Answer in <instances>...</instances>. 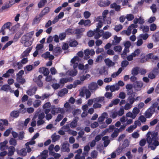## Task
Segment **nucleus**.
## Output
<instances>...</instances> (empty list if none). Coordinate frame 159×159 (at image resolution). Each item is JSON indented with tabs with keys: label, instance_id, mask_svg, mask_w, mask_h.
Listing matches in <instances>:
<instances>
[{
	"label": "nucleus",
	"instance_id": "f257e3e1",
	"mask_svg": "<svg viewBox=\"0 0 159 159\" xmlns=\"http://www.w3.org/2000/svg\"><path fill=\"white\" fill-rule=\"evenodd\" d=\"M150 59H151L152 62H154V61H158L159 57L157 56L154 55L152 53H149L145 56L144 58L141 59V61L144 62L148 61Z\"/></svg>",
	"mask_w": 159,
	"mask_h": 159
},
{
	"label": "nucleus",
	"instance_id": "f03ea898",
	"mask_svg": "<svg viewBox=\"0 0 159 159\" xmlns=\"http://www.w3.org/2000/svg\"><path fill=\"white\" fill-rule=\"evenodd\" d=\"M99 26H97V28L95 30H94V38L96 39H98L101 37L104 33V31L103 30H100L101 28V26L99 25Z\"/></svg>",
	"mask_w": 159,
	"mask_h": 159
},
{
	"label": "nucleus",
	"instance_id": "7ed1b4c3",
	"mask_svg": "<svg viewBox=\"0 0 159 159\" xmlns=\"http://www.w3.org/2000/svg\"><path fill=\"white\" fill-rule=\"evenodd\" d=\"M12 24L10 22H7L5 23L2 27L0 30V33H2L3 35H4L5 34V31L4 30L5 29H9L10 27L11 26Z\"/></svg>",
	"mask_w": 159,
	"mask_h": 159
},
{
	"label": "nucleus",
	"instance_id": "20e7f679",
	"mask_svg": "<svg viewBox=\"0 0 159 159\" xmlns=\"http://www.w3.org/2000/svg\"><path fill=\"white\" fill-rule=\"evenodd\" d=\"M134 88L136 91L141 90L143 86V82L141 81H136L133 84Z\"/></svg>",
	"mask_w": 159,
	"mask_h": 159
},
{
	"label": "nucleus",
	"instance_id": "39448f33",
	"mask_svg": "<svg viewBox=\"0 0 159 159\" xmlns=\"http://www.w3.org/2000/svg\"><path fill=\"white\" fill-rule=\"evenodd\" d=\"M69 146V144L67 142L64 143L61 148V151L63 152H69L70 151Z\"/></svg>",
	"mask_w": 159,
	"mask_h": 159
},
{
	"label": "nucleus",
	"instance_id": "423d86ee",
	"mask_svg": "<svg viewBox=\"0 0 159 159\" xmlns=\"http://www.w3.org/2000/svg\"><path fill=\"white\" fill-rule=\"evenodd\" d=\"M39 70L40 73L43 74L45 76H47L49 73L48 68L45 67H40L39 69Z\"/></svg>",
	"mask_w": 159,
	"mask_h": 159
},
{
	"label": "nucleus",
	"instance_id": "0eeeda50",
	"mask_svg": "<svg viewBox=\"0 0 159 159\" xmlns=\"http://www.w3.org/2000/svg\"><path fill=\"white\" fill-rule=\"evenodd\" d=\"M106 19L105 18L102 16H98L96 19V21L98 22V25L97 26H100L99 25H100L101 26V27H102L103 25V23L105 22V20Z\"/></svg>",
	"mask_w": 159,
	"mask_h": 159
},
{
	"label": "nucleus",
	"instance_id": "6e6552de",
	"mask_svg": "<svg viewBox=\"0 0 159 159\" xmlns=\"http://www.w3.org/2000/svg\"><path fill=\"white\" fill-rule=\"evenodd\" d=\"M73 79L71 77H70L68 78H61L60 80L59 83L60 84V85L61 87V88H62L64 85L65 83H66L68 81H72L73 80Z\"/></svg>",
	"mask_w": 159,
	"mask_h": 159
},
{
	"label": "nucleus",
	"instance_id": "1a4fd4ad",
	"mask_svg": "<svg viewBox=\"0 0 159 159\" xmlns=\"http://www.w3.org/2000/svg\"><path fill=\"white\" fill-rule=\"evenodd\" d=\"M32 49V47L27 48L20 55V58H22L25 57H27L29 55V53L31 51Z\"/></svg>",
	"mask_w": 159,
	"mask_h": 159
},
{
	"label": "nucleus",
	"instance_id": "9d476101",
	"mask_svg": "<svg viewBox=\"0 0 159 159\" xmlns=\"http://www.w3.org/2000/svg\"><path fill=\"white\" fill-rule=\"evenodd\" d=\"M79 25H84L85 27L89 26H90L91 21L90 20L87 19L84 20L83 19L81 20L78 23Z\"/></svg>",
	"mask_w": 159,
	"mask_h": 159
},
{
	"label": "nucleus",
	"instance_id": "9b49d317",
	"mask_svg": "<svg viewBox=\"0 0 159 159\" xmlns=\"http://www.w3.org/2000/svg\"><path fill=\"white\" fill-rule=\"evenodd\" d=\"M78 119L79 117L77 116L75 117L74 118L73 120L70 124V127L71 128H74L76 126Z\"/></svg>",
	"mask_w": 159,
	"mask_h": 159
},
{
	"label": "nucleus",
	"instance_id": "f8f14e48",
	"mask_svg": "<svg viewBox=\"0 0 159 159\" xmlns=\"http://www.w3.org/2000/svg\"><path fill=\"white\" fill-rule=\"evenodd\" d=\"M14 70L13 69H10L8 70L6 72L3 74L2 77L5 78H9L10 76V74H13L14 73Z\"/></svg>",
	"mask_w": 159,
	"mask_h": 159
},
{
	"label": "nucleus",
	"instance_id": "ddd939ff",
	"mask_svg": "<svg viewBox=\"0 0 159 159\" xmlns=\"http://www.w3.org/2000/svg\"><path fill=\"white\" fill-rule=\"evenodd\" d=\"M88 88L90 90H95L98 88V85L96 83L92 82L89 85Z\"/></svg>",
	"mask_w": 159,
	"mask_h": 159
},
{
	"label": "nucleus",
	"instance_id": "4468645a",
	"mask_svg": "<svg viewBox=\"0 0 159 159\" xmlns=\"http://www.w3.org/2000/svg\"><path fill=\"white\" fill-rule=\"evenodd\" d=\"M111 2L109 0L105 1H101L98 2L99 5L101 7H105L109 6Z\"/></svg>",
	"mask_w": 159,
	"mask_h": 159
},
{
	"label": "nucleus",
	"instance_id": "2eb2a0df",
	"mask_svg": "<svg viewBox=\"0 0 159 159\" xmlns=\"http://www.w3.org/2000/svg\"><path fill=\"white\" fill-rule=\"evenodd\" d=\"M114 40L112 42V45H116L120 43L121 40V37H118L116 35H115L114 37Z\"/></svg>",
	"mask_w": 159,
	"mask_h": 159
},
{
	"label": "nucleus",
	"instance_id": "dca6fc26",
	"mask_svg": "<svg viewBox=\"0 0 159 159\" xmlns=\"http://www.w3.org/2000/svg\"><path fill=\"white\" fill-rule=\"evenodd\" d=\"M62 52L61 48L58 47H55L53 51V53L55 56H57Z\"/></svg>",
	"mask_w": 159,
	"mask_h": 159
},
{
	"label": "nucleus",
	"instance_id": "f3484780",
	"mask_svg": "<svg viewBox=\"0 0 159 159\" xmlns=\"http://www.w3.org/2000/svg\"><path fill=\"white\" fill-rule=\"evenodd\" d=\"M8 142L5 140L2 142L0 143V149L1 150H4L8 148V146H6Z\"/></svg>",
	"mask_w": 159,
	"mask_h": 159
},
{
	"label": "nucleus",
	"instance_id": "a211bd4d",
	"mask_svg": "<svg viewBox=\"0 0 159 159\" xmlns=\"http://www.w3.org/2000/svg\"><path fill=\"white\" fill-rule=\"evenodd\" d=\"M20 112L19 111H13L10 114L11 116L13 118H17L20 115Z\"/></svg>",
	"mask_w": 159,
	"mask_h": 159
},
{
	"label": "nucleus",
	"instance_id": "6ab92c4d",
	"mask_svg": "<svg viewBox=\"0 0 159 159\" xmlns=\"http://www.w3.org/2000/svg\"><path fill=\"white\" fill-rule=\"evenodd\" d=\"M105 62L106 65L109 67L114 66L115 64V62L112 61L109 58L105 59Z\"/></svg>",
	"mask_w": 159,
	"mask_h": 159
},
{
	"label": "nucleus",
	"instance_id": "aec40b11",
	"mask_svg": "<svg viewBox=\"0 0 159 159\" xmlns=\"http://www.w3.org/2000/svg\"><path fill=\"white\" fill-rule=\"evenodd\" d=\"M153 112L151 109H149L145 112V116L146 118H150L153 114Z\"/></svg>",
	"mask_w": 159,
	"mask_h": 159
},
{
	"label": "nucleus",
	"instance_id": "412c9836",
	"mask_svg": "<svg viewBox=\"0 0 159 159\" xmlns=\"http://www.w3.org/2000/svg\"><path fill=\"white\" fill-rule=\"evenodd\" d=\"M51 8L49 7H45L41 11L40 14L43 16L45 15L48 14L50 11Z\"/></svg>",
	"mask_w": 159,
	"mask_h": 159
},
{
	"label": "nucleus",
	"instance_id": "4be33fe9",
	"mask_svg": "<svg viewBox=\"0 0 159 159\" xmlns=\"http://www.w3.org/2000/svg\"><path fill=\"white\" fill-rule=\"evenodd\" d=\"M37 91V89L36 88H34L32 89H29L26 92L27 94L29 96H31L33 95Z\"/></svg>",
	"mask_w": 159,
	"mask_h": 159
},
{
	"label": "nucleus",
	"instance_id": "5701e85b",
	"mask_svg": "<svg viewBox=\"0 0 159 159\" xmlns=\"http://www.w3.org/2000/svg\"><path fill=\"white\" fill-rule=\"evenodd\" d=\"M68 92V90L66 88L62 89L58 93V95L60 97H62Z\"/></svg>",
	"mask_w": 159,
	"mask_h": 159
},
{
	"label": "nucleus",
	"instance_id": "b1692460",
	"mask_svg": "<svg viewBox=\"0 0 159 159\" xmlns=\"http://www.w3.org/2000/svg\"><path fill=\"white\" fill-rule=\"evenodd\" d=\"M17 152L18 155L22 157L25 156L27 154L26 150L24 148H23L20 150L17 151Z\"/></svg>",
	"mask_w": 159,
	"mask_h": 159
},
{
	"label": "nucleus",
	"instance_id": "393cba45",
	"mask_svg": "<svg viewBox=\"0 0 159 159\" xmlns=\"http://www.w3.org/2000/svg\"><path fill=\"white\" fill-rule=\"evenodd\" d=\"M139 69L138 67L133 68L131 70V74L134 75H138L139 73Z\"/></svg>",
	"mask_w": 159,
	"mask_h": 159
},
{
	"label": "nucleus",
	"instance_id": "a878e982",
	"mask_svg": "<svg viewBox=\"0 0 159 159\" xmlns=\"http://www.w3.org/2000/svg\"><path fill=\"white\" fill-rule=\"evenodd\" d=\"M43 17V15H42L41 14H39V17L36 16L35 18L33 19V22L34 23H39L40 22V20H41L42 17Z\"/></svg>",
	"mask_w": 159,
	"mask_h": 159
},
{
	"label": "nucleus",
	"instance_id": "bb28decb",
	"mask_svg": "<svg viewBox=\"0 0 159 159\" xmlns=\"http://www.w3.org/2000/svg\"><path fill=\"white\" fill-rule=\"evenodd\" d=\"M99 73L101 75H107L108 74L107 70L106 67H104L101 69L99 70Z\"/></svg>",
	"mask_w": 159,
	"mask_h": 159
},
{
	"label": "nucleus",
	"instance_id": "cd10ccee",
	"mask_svg": "<svg viewBox=\"0 0 159 159\" xmlns=\"http://www.w3.org/2000/svg\"><path fill=\"white\" fill-rule=\"evenodd\" d=\"M107 115V114L106 112L103 113L102 115V116L98 117V122L100 123L102 122L105 119V117Z\"/></svg>",
	"mask_w": 159,
	"mask_h": 159
},
{
	"label": "nucleus",
	"instance_id": "c85d7f7f",
	"mask_svg": "<svg viewBox=\"0 0 159 159\" xmlns=\"http://www.w3.org/2000/svg\"><path fill=\"white\" fill-rule=\"evenodd\" d=\"M8 153V156H12L13 155L14 152L15 151V148L12 146H10L9 148Z\"/></svg>",
	"mask_w": 159,
	"mask_h": 159
},
{
	"label": "nucleus",
	"instance_id": "c756f323",
	"mask_svg": "<svg viewBox=\"0 0 159 159\" xmlns=\"http://www.w3.org/2000/svg\"><path fill=\"white\" fill-rule=\"evenodd\" d=\"M47 2L46 0H40L38 3V6L39 8L43 7Z\"/></svg>",
	"mask_w": 159,
	"mask_h": 159
},
{
	"label": "nucleus",
	"instance_id": "7c9ffc66",
	"mask_svg": "<svg viewBox=\"0 0 159 159\" xmlns=\"http://www.w3.org/2000/svg\"><path fill=\"white\" fill-rule=\"evenodd\" d=\"M110 90L112 93L115 91L116 90H118L120 89V87L119 85L116 84L115 85H113L110 86Z\"/></svg>",
	"mask_w": 159,
	"mask_h": 159
},
{
	"label": "nucleus",
	"instance_id": "2f4dec72",
	"mask_svg": "<svg viewBox=\"0 0 159 159\" xmlns=\"http://www.w3.org/2000/svg\"><path fill=\"white\" fill-rule=\"evenodd\" d=\"M135 97V94H134L133 96H129L128 98V101L130 104H132L135 101V98L134 97Z\"/></svg>",
	"mask_w": 159,
	"mask_h": 159
},
{
	"label": "nucleus",
	"instance_id": "473e14b6",
	"mask_svg": "<svg viewBox=\"0 0 159 159\" xmlns=\"http://www.w3.org/2000/svg\"><path fill=\"white\" fill-rule=\"evenodd\" d=\"M1 89L2 90L7 92L11 89V87L10 85L8 84H5L2 85Z\"/></svg>",
	"mask_w": 159,
	"mask_h": 159
},
{
	"label": "nucleus",
	"instance_id": "72a5a7b5",
	"mask_svg": "<svg viewBox=\"0 0 159 159\" xmlns=\"http://www.w3.org/2000/svg\"><path fill=\"white\" fill-rule=\"evenodd\" d=\"M103 38L105 39H107L111 36V33L108 31L106 32L105 33H103L102 35Z\"/></svg>",
	"mask_w": 159,
	"mask_h": 159
},
{
	"label": "nucleus",
	"instance_id": "f704fd0d",
	"mask_svg": "<svg viewBox=\"0 0 159 159\" xmlns=\"http://www.w3.org/2000/svg\"><path fill=\"white\" fill-rule=\"evenodd\" d=\"M16 80L18 83L22 84H24L25 81L22 76L17 77Z\"/></svg>",
	"mask_w": 159,
	"mask_h": 159
},
{
	"label": "nucleus",
	"instance_id": "c9c22d12",
	"mask_svg": "<svg viewBox=\"0 0 159 159\" xmlns=\"http://www.w3.org/2000/svg\"><path fill=\"white\" fill-rule=\"evenodd\" d=\"M104 97H102L94 98V102H101L104 100Z\"/></svg>",
	"mask_w": 159,
	"mask_h": 159
},
{
	"label": "nucleus",
	"instance_id": "e433bc0d",
	"mask_svg": "<svg viewBox=\"0 0 159 159\" xmlns=\"http://www.w3.org/2000/svg\"><path fill=\"white\" fill-rule=\"evenodd\" d=\"M137 127L136 125H130L126 129V131L129 133H131Z\"/></svg>",
	"mask_w": 159,
	"mask_h": 159
},
{
	"label": "nucleus",
	"instance_id": "4c0bfd02",
	"mask_svg": "<svg viewBox=\"0 0 159 159\" xmlns=\"http://www.w3.org/2000/svg\"><path fill=\"white\" fill-rule=\"evenodd\" d=\"M119 129H118V128H116L114 132L111 135V137L114 138L117 137L118 134V133L119 132Z\"/></svg>",
	"mask_w": 159,
	"mask_h": 159
},
{
	"label": "nucleus",
	"instance_id": "58836bf2",
	"mask_svg": "<svg viewBox=\"0 0 159 159\" xmlns=\"http://www.w3.org/2000/svg\"><path fill=\"white\" fill-rule=\"evenodd\" d=\"M140 29H142L143 32H147L149 30V27L148 26L141 25L140 27Z\"/></svg>",
	"mask_w": 159,
	"mask_h": 159
},
{
	"label": "nucleus",
	"instance_id": "ea45409f",
	"mask_svg": "<svg viewBox=\"0 0 159 159\" xmlns=\"http://www.w3.org/2000/svg\"><path fill=\"white\" fill-rule=\"evenodd\" d=\"M78 44V42L76 40H74L71 41L69 43V45L70 47H76Z\"/></svg>",
	"mask_w": 159,
	"mask_h": 159
},
{
	"label": "nucleus",
	"instance_id": "a19ab883",
	"mask_svg": "<svg viewBox=\"0 0 159 159\" xmlns=\"http://www.w3.org/2000/svg\"><path fill=\"white\" fill-rule=\"evenodd\" d=\"M113 49L116 52H120L122 50V48L120 45L116 46L114 47Z\"/></svg>",
	"mask_w": 159,
	"mask_h": 159
},
{
	"label": "nucleus",
	"instance_id": "79ce46f5",
	"mask_svg": "<svg viewBox=\"0 0 159 159\" xmlns=\"http://www.w3.org/2000/svg\"><path fill=\"white\" fill-rule=\"evenodd\" d=\"M140 111L139 110L137 107H135L134 108L133 110V115L135 117L136 116L137 114L139 113Z\"/></svg>",
	"mask_w": 159,
	"mask_h": 159
},
{
	"label": "nucleus",
	"instance_id": "37998d69",
	"mask_svg": "<svg viewBox=\"0 0 159 159\" xmlns=\"http://www.w3.org/2000/svg\"><path fill=\"white\" fill-rule=\"evenodd\" d=\"M41 101L39 100H36L33 103L34 107L35 108H37L39 107L40 105Z\"/></svg>",
	"mask_w": 159,
	"mask_h": 159
},
{
	"label": "nucleus",
	"instance_id": "c03bdc74",
	"mask_svg": "<svg viewBox=\"0 0 159 159\" xmlns=\"http://www.w3.org/2000/svg\"><path fill=\"white\" fill-rule=\"evenodd\" d=\"M104 95L106 98L108 99H111L112 98V93L111 92H106Z\"/></svg>",
	"mask_w": 159,
	"mask_h": 159
},
{
	"label": "nucleus",
	"instance_id": "a18cd8bd",
	"mask_svg": "<svg viewBox=\"0 0 159 159\" xmlns=\"http://www.w3.org/2000/svg\"><path fill=\"white\" fill-rule=\"evenodd\" d=\"M10 144L13 146H16L17 144L16 140L14 138H11L9 141Z\"/></svg>",
	"mask_w": 159,
	"mask_h": 159
},
{
	"label": "nucleus",
	"instance_id": "49530a36",
	"mask_svg": "<svg viewBox=\"0 0 159 159\" xmlns=\"http://www.w3.org/2000/svg\"><path fill=\"white\" fill-rule=\"evenodd\" d=\"M126 18L128 21H131L134 19V16L131 14H128L127 15Z\"/></svg>",
	"mask_w": 159,
	"mask_h": 159
},
{
	"label": "nucleus",
	"instance_id": "de8ad7c7",
	"mask_svg": "<svg viewBox=\"0 0 159 159\" xmlns=\"http://www.w3.org/2000/svg\"><path fill=\"white\" fill-rule=\"evenodd\" d=\"M123 28L122 25H116L114 29V30L116 32H118L121 30Z\"/></svg>",
	"mask_w": 159,
	"mask_h": 159
},
{
	"label": "nucleus",
	"instance_id": "09e8293b",
	"mask_svg": "<svg viewBox=\"0 0 159 159\" xmlns=\"http://www.w3.org/2000/svg\"><path fill=\"white\" fill-rule=\"evenodd\" d=\"M140 53V50L139 49H136L131 54L134 57H135L138 56Z\"/></svg>",
	"mask_w": 159,
	"mask_h": 159
},
{
	"label": "nucleus",
	"instance_id": "8fccbe9b",
	"mask_svg": "<svg viewBox=\"0 0 159 159\" xmlns=\"http://www.w3.org/2000/svg\"><path fill=\"white\" fill-rule=\"evenodd\" d=\"M129 145V143H128V140H125L123 144L122 145V148H121V151H122V149L124 148H125L128 147Z\"/></svg>",
	"mask_w": 159,
	"mask_h": 159
},
{
	"label": "nucleus",
	"instance_id": "3c124183",
	"mask_svg": "<svg viewBox=\"0 0 159 159\" xmlns=\"http://www.w3.org/2000/svg\"><path fill=\"white\" fill-rule=\"evenodd\" d=\"M52 86V88L55 90H57L60 88H61V85L59 84L55 83L53 84Z\"/></svg>",
	"mask_w": 159,
	"mask_h": 159
},
{
	"label": "nucleus",
	"instance_id": "603ef678",
	"mask_svg": "<svg viewBox=\"0 0 159 159\" xmlns=\"http://www.w3.org/2000/svg\"><path fill=\"white\" fill-rule=\"evenodd\" d=\"M151 72L156 76L159 74V70L157 68H154Z\"/></svg>",
	"mask_w": 159,
	"mask_h": 159
},
{
	"label": "nucleus",
	"instance_id": "864d4df0",
	"mask_svg": "<svg viewBox=\"0 0 159 159\" xmlns=\"http://www.w3.org/2000/svg\"><path fill=\"white\" fill-rule=\"evenodd\" d=\"M129 64V62L126 60H124L122 61L121 65L123 67H126Z\"/></svg>",
	"mask_w": 159,
	"mask_h": 159
},
{
	"label": "nucleus",
	"instance_id": "5fc2aeb1",
	"mask_svg": "<svg viewBox=\"0 0 159 159\" xmlns=\"http://www.w3.org/2000/svg\"><path fill=\"white\" fill-rule=\"evenodd\" d=\"M125 94L123 92H120L119 94L118 97L121 99H124L125 98Z\"/></svg>",
	"mask_w": 159,
	"mask_h": 159
},
{
	"label": "nucleus",
	"instance_id": "6e6d98bb",
	"mask_svg": "<svg viewBox=\"0 0 159 159\" xmlns=\"http://www.w3.org/2000/svg\"><path fill=\"white\" fill-rule=\"evenodd\" d=\"M50 52H47L45 53L42 54L41 55L42 57L45 59H47L49 57Z\"/></svg>",
	"mask_w": 159,
	"mask_h": 159
},
{
	"label": "nucleus",
	"instance_id": "4d7b16f0",
	"mask_svg": "<svg viewBox=\"0 0 159 159\" xmlns=\"http://www.w3.org/2000/svg\"><path fill=\"white\" fill-rule=\"evenodd\" d=\"M66 37V33H60L59 35V38L61 40L64 39Z\"/></svg>",
	"mask_w": 159,
	"mask_h": 159
},
{
	"label": "nucleus",
	"instance_id": "13d9d810",
	"mask_svg": "<svg viewBox=\"0 0 159 159\" xmlns=\"http://www.w3.org/2000/svg\"><path fill=\"white\" fill-rule=\"evenodd\" d=\"M32 42L31 41L28 40L24 42V46L25 47H28L31 45Z\"/></svg>",
	"mask_w": 159,
	"mask_h": 159
},
{
	"label": "nucleus",
	"instance_id": "bf43d9fd",
	"mask_svg": "<svg viewBox=\"0 0 159 159\" xmlns=\"http://www.w3.org/2000/svg\"><path fill=\"white\" fill-rule=\"evenodd\" d=\"M140 37L143 40L147 39L149 35L147 34H141L139 35Z\"/></svg>",
	"mask_w": 159,
	"mask_h": 159
},
{
	"label": "nucleus",
	"instance_id": "052dcab7",
	"mask_svg": "<svg viewBox=\"0 0 159 159\" xmlns=\"http://www.w3.org/2000/svg\"><path fill=\"white\" fill-rule=\"evenodd\" d=\"M98 156L97 152L96 151H93L91 153V156L93 158H96Z\"/></svg>",
	"mask_w": 159,
	"mask_h": 159
},
{
	"label": "nucleus",
	"instance_id": "680f3d73",
	"mask_svg": "<svg viewBox=\"0 0 159 159\" xmlns=\"http://www.w3.org/2000/svg\"><path fill=\"white\" fill-rule=\"evenodd\" d=\"M124 108H120L118 111L117 113H118V115L119 116H121L124 114Z\"/></svg>",
	"mask_w": 159,
	"mask_h": 159
},
{
	"label": "nucleus",
	"instance_id": "e2e57ef3",
	"mask_svg": "<svg viewBox=\"0 0 159 159\" xmlns=\"http://www.w3.org/2000/svg\"><path fill=\"white\" fill-rule=\"evenodd\" d=\"M63 116L61 114H59L55 120V121L56 122H59L61 121L62 119L63 118Z\"/></svg>",
	"mask_w": 159,
	"mask_h": 159
},
{
	"label": "nucleus",
	"instance_id": "0e129e2a",
	"mask_svg": "<svg viewBox=\"0 0 159 159\" xmlns=\"http://www.w3.org/2000/svg\"><path fill=\"white\" fill-rule=\"evenodd\" d=\"M25 133L23 131L20 132L18 134V138L20 140H22L24 137Z\"/></svg>",
	"mask_w": 159,
	"mask_h": 159
},
{
	"label": "nucleus",
	"instance_id": "69168bd1",
	"mask_svg": "<svg viewBox=\"0 0 159 159\" xmlns=\"http://www.w3.org/2000/svg\"><path fill=\"white\" fill-rule=\"evenodd\" d=\"M157 29V25L155 24H151L150 25V30L152 31H155Z\"/></svg>",
	"mask_w": 159,
	"mask_h": 159
},
{
	"label": "nucleus",
	"instance_id": "338daca9",
	"mask_svg": "<svg viewBox=\"0 0 159 159\" xmlns=\"http://www.w3.org/2000/svg\"><path fill=\"white\" fill-rule=\"evenodd\" d=\"M84 15L85 19H88L90 16L91 14L88 11H85L84 13Z\"/></svg>",
	"mask_w": 159,
	"mask_h": 159
},
{
	"label": "nucleus",
	"instance_id": "774afa93",
	"mask_svg": "<svg viewBox=\"0 0 159 159\" xmlns=\"http://www.w3.org/2000/svg\"><path fill=\"white\" fill-rule=\"evenodd\" d=\"M150 8L153 13H155L157 11V9L156 5L155 4H152V6L150 7Z\"/></svg>",
	"mask_w": 159,
	"mask_h": 159
}]
</instances>
